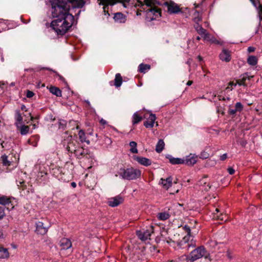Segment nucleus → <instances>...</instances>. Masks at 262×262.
<instances>
[{"instance_id": "nucleus-34", "label": "nucleus", "mask_w": 262, "mask_h": 262, "mask_svg": "<svg viewBox=\"0 0 262 262\" xmlns=\"http://www.w3.org/2000/svg\"><path fill=\"white\" fill-rule=\"evenodd\" d=\"M257 58L255 56L250 55L247 58V63L250 66H256L257 63Z\"/></svg>"}, {"instance_id": "nucleus-60", "label": "nucleus", "mask_w": 262, "mask_h": 262, "mask_svg": "<svg viewBox=\"0 0 262 262\" xmlns=\"http://www.w3.org/2000/svg\"><path fill=\"white\" fill-rule=\"evenodd\" d=\"M255 48L253 47H249L248 48V51L249 53L253 52L255 51Z\"/></svg>"}, {"instance_id": "nucleus-46", "label": "nucleus", "mask_w": 262, "mask_h": 262, "mask_svg": "<svg viewBox=\"0 0 262 262\" xmlns=\"http://www.w3.org/2000/svg\"><path fill=\"white\" fill-rule=\"evenodd\" d=\"M209 156V154L206 152V151H203L201 152L200 156V158L202 159H206L208 158Z\"/></svg>"}, {"instance_id": "nucleus-5", "label": "nucleus", "mask_w": 262, "mask_h": 262, "mask_svg": "<svg viewBox=\"0 0 262 262\" xmlns=\"http://www.w3.org/2000/svg\"><path fill=\"white\" fill-rule=\"evenodd\" d=\"M51 174L58 179L60 181H65V179H63V176L64 173L62 171V168L60 167H55L53 168L50 170Z\"/></svg>"}, {"instance_id": "nucleus-26", "label": "nucleus", "mask_w": 262, "mask_h": 262, "mask_svg": "<svg viewBox=\"0 0 262 262\" xmlns=\"http://www.w3.org/2000/svg\"><path fill=\"white\" fill-rule=\"evenodd\" d=\"M39 137L38 135L32 136L28 141V143L33 146H36L39 141Z\"/></svg>"}, {"instance_id": "nucleus-13", "label": "nucleus", "mask_w": 262, "mask_h": 262, "mask_svg": "<svg viewBox=\"0 0 262 262\" xmlns=\"http://www.w3.org/2000/svg\"><path fill=\"white\" fill-rule=\"evenodd\" d=\"M172 180L173 179L171 177H169L165 179L161 178L160 181V184L162 185L164 188L167 190L172 186Z\"/></svg>"}, {"instance_id": "nucleus-41", "label": "nucleus", "mask_w": 262, "mask_h": 262, "mask_svg": "<svg viewBox=\"0 0 262 262\" xmlns=\"http://www.w3.org/2000/svg\"><path fill=\"white\" fill-rule=\"evenodd\" d=\"M1 160L3 165L4 166H10L11 162L8 160V156L6 155H3L1 157Z\"/></svg>"}, {"instance_id": "nucleus-52", "label": "nucleus", "mask_w": 262, "mask_h": 262, "mask_svg": "<svg viewBox=\"0 0 262 262\" xmlns=\"http://www.w3.org/2000/svg\"><path fill=\"white\" fill-rule=\"evenodd\" d=\"M34 93L32 91H31L29 90H28L27 91L26 96L27 98H32L34 96Z\"/></svg>"}, {"instance_id": "nucleus-28", "label": "nucleus", "mask_w": 262, "mask_h": 262, "mask_svg": "<svg viewBox=\"0 0 262 262\" xmlns=\"http://www.w3.org/2000/svg\"><path fill=\"white\" fill-rule=\"evenodd\" d=\"M78 136L80 141L83 142H86L88 144H90V141L89 140H86L85 134L83 130L80 129L78 133Z\"/></svg>"}, {"instance_id": "nucleus-58", "label": "nucleus", "mask_w": 262, "mask_h": 262, "mask_svg": "<svg viewBox=\"0 0 262 262\" xmlns=\"http://www.w3.org/2000/svg\"><path fill=\"white\" fill-rule=\"evenodd\" d=\"M14 205L12 202V201H11V199H10V204H9V208H7V209L10 210H12L14 208Z\"/></svg>"}, {"instance_id": "nucleus-8", "label": "nucleus", "mask_w": 262, "mask_h": 262, "mask_svg": "<svg viewBox=\"0 0 262 262\" xmlns=\"http://www.w3.org/2000/svg\"><path fill=\"white\" fill-rule=\"evenodd\" d=\"M138 2L140 3L139 6L140 7V11L145 12V10H147L148 8L152 7L155 6V3L154 0H144V3L141 1L138 0Z\"/></svg>"}, {"instance_id": "nucleus-7", "label": "nucleus", "mask_w": 262, "mask_h": 262, "mask_svg": "<svg viewBox=\"0 0 262 262\" xmlns=\"http://www.w3.org/2000/svg\"><path fill=\"white\" fill-rule=\"evenodd\" d=\"M123 200H124L122 197L120 195H117L111 198L108 201L107 204L110 206L115 207L122 203Z\"/></svg>"}, {"instance_id": "nucleus-33", "label": "nucleus", "mask_w": 262, "mask_h": 262, "mask_svg": "<svg viewBox=\"0 0 262 262\" xmlns=\"http://www.w3.org/2000/svg\"><path fill=\"white\" fill-rule=\"evenodd\" d=\"M165 143L163 140L160 139L156 145V151L158 153H160L162 151L164 148Z\"/></svg>"}, {"instance_id": "nucleus-18", "label": "nucleus", "mask_w": 262, "mask_h": 262, "mask_svg": "<svg viewBox=\"0 0 262 262\" xmlns=\"http://www.w3.org/2000/svg\"><path fill=\"white\" fill-rule=\"evenodd\" d=\"M60 246L62 249L67 250L71 247L72 243L69 238H63L60 241Z\"/></svg>"}, {"instance_id": "nucleus-2", "label": "nucleus", "mask_w": 262, "mask_h": 262, "mask_svg": "<svg viewBox=\"0 0 262 262\" xmlns=\"http://www.w3.org/2000/svg\"><path fill=\"white\" fill-rule=\"evenodd\" d=\"M118 174L122 179L127 180H134L138 179L141 175V171L134 167L121 168Z\"/></svg>"}, {"instance_id": "nucleus-6", "label": "nucleus", "mask_w": 262, "mask_h": 262, "mask_svg": "<svg viewBox=\"0 0 262 262\" xmlns=\"http://www.w3.org/2000/svg\"><path fill=\"white\" fill-rule=\"evenodd\" d=\"M164 4L167 7L168 12L170 14L178 13L181 11L179 6L173 2H165Z\"/></svg>"}, {"instance_id": "nucleus-19", "label": "nucleus", "mask_w": 262, "mask_h": 262, "mask_svg": "<svg viewBox=\"0 0 262 262\" xmlns=\"http://www.w3.org/2000/svg\"><path fill=\"white\" fill-rule=\"evenodd\" d=\"M166 157L169 160L170 163L173 165L184 163V159L174 158L170 155H167Z\"/></svg>"}, {"instance_id": "nucleus-64", "label": "nucleus", "mask_w": 262, "mask_h": 262, "mask_svg": "<svg viewBox=\"0 0 262 262\" xmlns=\"http://www.w3.org/2000/svg\"><path fill=\"white\" fill-rule=\"evenodd\" d=\"M58 77H59V79L61 81H62L63 82H65L66 81V80H65L64 78L63 77H62V76L58 75Z\"/></svg>"}, {"instance_id": "nucleus-17", "label": "nucleus", "mask_w": 262, "mask_h": 262, "mask_svg": "<svg viewBox=\"0 0 262 262\" xmlns=\"http://www.w3.org/2000/svg\"><path fill=\"white\" fill-rule=\"evenodd\" d=\"M114 19L115 21L119 23H124L126 20V16L121 12L115 13Z\"/></svg>"}, {"instance_id": "nucleus-10", "label": "nucleus", "mask_w": 262, "mask_h": 262, "mask_svg": "<svg viewBox=\"0 0 262 262\" xmlns=\"http://www.w3.org/2000/svg\"><path fill=\"white\" fill-rule=\"evenodd\" d=\"M48 231L47 227L42 222H38L36 223V232L37 234L40 235L45 234Z\"/></svg>"}, {"instance_id": "nucleus-59", "label": "nucleus", "mask_w": 262, "mask_h": 262, "mask_svg": "<svg viewBox=\"0 0 262 262\" xmlns=\"http://www.w3.org/2000/svg\"><path fill=\"white\" fill-rule=\"evenodd\" d=\"M194 28H195L196 31H198V30H199V28L201 29V28L203 27L201 26H200L198 23H197L194 26Z\"/></svg>"}, {"instance_id": "nucleus-45", "label": "nucleus", "mask_w": 262, "mask_h": 262, "mask_svg": "<svg viewBox=\"0 0 262 262\" xmlns=\"http://www.w3.org/2000/svg\"><path fill=\"white\" fill-rule=\"evenodd\" d=\"M17 186H18L19 189H21L22 190H25L27 189V185L25 184V181H19V184H17Z\"/></svg>"}, {"instance_id": "nucleus-25", "label": "nucleus", "mask_w": 262, "mask_h": 262, "mask_svg": "<svg viewBox=\"0 0 262 262\" xmlns=\"http://www.w3.org/2000/svg\"><path fill=\"white\" fill-rule=\"evenodd\" d=\"M49 91L50 93L57 97H61L62 96L61 91L57 87L51 86L49 88Z\"/></svg>"}, {"instance_id": "nucleus-48", "label": "nucleus", "mask_w": 262, "mask_h": 262, "mask_svg": "<svg viewBox=\"0 0 262 262\" xmlns=\"http://www.w3.org/2000/svg\"><path fill=\"white\" fill-rule=\"evenodd\" d=\"M183 229L185 231V232L187 233V235H190V234L191 233V230H190V228L189 226H188V225H186L183 227Z\"/></svg>"}, {"instance_id": "nucleus-44", "label": "nucleus", "mask_w": 262, "mask_h": 262, "mask_svg": "<svg viewBox=\"0 0 262 262\" xmlns=\"http://www.w3.org/2000/svg\"><path fill=\"white\" fill-rule=\"evenodd\" d=\"M235 110L237 112H241L243 110V105L242 104V103L239 102H236L235 105Z\"/></svg>"}, {"instance_id": "nucleus-15", "label": "nucleus", "mask_w": 262, "mask_h": 262, "mask_svg": "<svg viewBox=\"0 0 262 262\" xmlns=\"http://www.w3.org/2000/svg\"><path fill=\"white\" fill-rule=\"evenodd\" d=\"M219 57L222 61L228 62L231 60L230 52L227 49H223Z\"/></svg>"}, {"instance_id": "nucleus-53", "label": "nucleus", "mask_w": 262, "mask_h": 262, "mask_svg": "<svg viewBox=\"0 0 262 262\" xmlns=\"http://www.w3.org/2000/svg\"><path fill=\"white\" fill-rule=\"evenodd\" d=\"M104 142L107 145H110L112 143L111 139L108 137L104 138Z\"/></svg>"}, {"instance_id": "nucleus-27", "label": "nucleus", "mask_w": 262, "mask_h": 262, "mask_svg": "<svg viewBox=\"0 0 262 262\" xmlns=\"http://www.w3.org/2000/svg\"><path fill=\"white\" fill-rule=\"evenodd\" d=\"M112 2L110 3L111 5H115L117 3L122 4L124 8H127L131 0H111Z\"/></svg>"}, {"instance_id": "nucleus-57", "label": "nucleus", "mask_w": 262, "mask_h": 262, "mask_svg": "<svg viewBox=\"0 0 262 262\" xmlns=\"http://www.w3.org/2000/svg\"><path fill=\"white\" fill-rule=\"evenodd\" d=\"M227 158V154H223V155H222L221 157H220V160L221 161H224Z\"/></svg>"}, {"instance_id": "nucleus-30", "label": "nucleus", "mask_w": 262, "mask_h": 262, "mask_svg": "<svg viewBox=\"0 0 262 262\" xmlns=\"http://www.w3.org/2000/svg\"><path fill=\"white\" fill-rule=\"evenodd\" d=\"M150 69V66L147 64L141 63L138 67V71L140 73H145Z\"/></svg>"}, {"instance_id": "nucleus-37", "label": "nucleus", "mask_w": 262, "mask_h": 262, "mask_svg": "<svg viewBox=\"0 0 262 262\" xmlns=\"http://www.w3.org/2000/svg\"><path fill=\"white\" fill-rule=\"evenodd\" d=\"M169 214L165 212L159 213L157 215L158 219L161 221H165L169 219Z\"/></svg>"}, {"instance_id": "nucleus-50", "label": "nucleus", "mask_w": 262, "mask_h": 262, "mask_svg": "<svg viewBox=\"0 0 262 262\" xmlns=\"http://www.w3.org/2000/svg\"><path fill=\"white\" fill-rule=\"evenodd\" d=\"M239 143L240 145H241L242 147H245L246 144H247V142L246 140H245L244 139H240L239 140Z\"/></svg>"}, {"instance_id": "nucleus-12", "label": "nucleus", "mask_w": 262, "mask_h": 262, "mask_svg": "<svg viewBox=\"0 0 262 262\" xmlns=\"http://www.w3.org/2000/svg\"><path fill=\"white\" fill-rule=\"evenodd\" d=\"M156 119V116L155 114L150 113L148 118H147V120L144 121V125L146 128H152L154 127V125Z\"/></svg>"}, {"instance_id": "nucleus-43", "label": "nucleus", "mask_w": 262, "mask_h": 262, "mask_svg": "<svg viewBox=\"0 0 262 262\" xmlns=\"http://www.w3.org/2000/svg\"><path fill=\"white\" fill-rule=\"evenodd\" d=\"M236 82H234V81H230L228 83V86L226 88V90L232 91L233 87L236 86Z\"/></svg>"}, {"instance_id": "nucleus-11", "label": "nucleus", "mask_w": 262, "mask_h": 262, "mask_svg": "<svg viewBox=\"0 0 262 262\" xmlns=\"http://www.w3.org/2000/svg\"><path fill=\"white\" fill-rule=\"evenodd\" d=\"M99 2V5H103V13L105 15L110 16L108 12V6H114V5H111L110 3H111V0H98Z\"/></svg>"}, {"instance_id": "nucleus-22", "label": "nucleus", "mask_w": 262, "mask_h": 262, "mask_svg": "<svg viewBox=\"0 0 262 262\" xmlns=\"http://www.w3.org/2000/svg\"><path fill=\"white\" fill-rule=\"evenodd\" d=\"M77 148L76 143L73 141L69 142L66 146L67 150L71 153H74Z\"/></svg>"}, {"instance_id": "nucleus-42", "label": "nucleus", "mask_w": 262, "mask_h": 262, "mask_svg": "<svg viewBox=\"0 0 262 262\" xmlns=\"http://www.w3.org/2000/svg\"><path fill=\"white\" fill-rule=\"evenodd\" d=\"M67 121L64 120H59V128L64 130L66 128Z\"/></svg>"}, {"instance_id": "nucleus-21", "label": "nucleus", "mask_w": 262, "mask_h": 262, "mask_svg": "<svg viewBox=\"0 0 262 262\" xmlns=\"http://www.w3.org/2000/svg\"><path fill=\"white\" fill-rule=\"evenodd\" d=\"M145 12L147 13H151L156 16L158 15L161 16V10L160 9L158 8L156 6H154L152 7L148 8L147 10H145Z\"/></svg>"}, {"instance_id": "nucleus-49", "label": "nucleus", "mask_w": 262, "mask_h": 262, "mask_svg": "<svg viewBox=\"0 0 262 262\" xmlns=\"http://www.w3.org/2000/svg\"><path fill=\"white\" fill-rule=\"evenodd\" d=\"M258 7L257 6V10L258 11V16L262 15V5L260 3L258 4Z\"/></svg>"}, {"instance_id": "nucleus-51", "label": "nucleus", "mask_w": 262, "mask_h": 262, "mask_svg": "<svg viewBox=\"0 0 262 262\" xmlns=\"http://www.w3.org/2000/svg\"><path fill=\"white\" fill-rule=\"evenodd\" d=\"M237 111L235 109H231L230 107L228 110V114L231 115H234Z\"/></svg>"}, {"instance_id": "nucleus-62", "label": "nucleus", "mask_w": 262, "mask_h": 262, "mask_svg": "<svg viewBox=\"0 0 262 262\" xmlns=\"http://www.w3.org/2000/svg\"><path fill=\"white\" fill-rule=\"evenodd\" d=\"M21 110L22 111H24L25 112H27V111H28L27 109L26 108V106L24 104H22L21 105Z\"/></svg>"}, {"instance_id": "nucleus-29", "label": "nucleus", "mask_w": 262, "mask_h": 262, "mask_svg": "<svg viewBox=\"0 0 262 262\" xmlns=\"http://www.w3.org/2000/svg\"><path fill=\"white\" fill-rule=\"evenodd\" d=\"M122 83V78L120 73H117L115 75L114 85L116 87H120Z\"/></svg>"}, {"instance_id": "nucleus-4", "label": "nucleus", "mask_w": 262, "mask_h": 262, "mask_svg": "<svg viewBox=\"0 0 262 262\" xmlns=\"http://www.w3.org/2000/svg\"><path fill=\"white\" fill-rule=\"evenodd\" d=\"M154 232L153 226L146 230H137L136 235L138 238L142 241H145L148 239H150L151 233Z\"/></svg>"}, {"instance_id": "nucleus-9", "label": "nucleus", "mask_w": 262, "mask_h": 262, "mask_svg": "<svg viewBox=\"0 0 262 262\" xmlns=\"http://www.w3.org/2000/svg\"><path fill=\"white\" fill-rule=\"evenodd\" d=\"M198 156L194 154H190L189 156H186L184 159V163L188 166H192L196 163Z\"/></svg>"}, {"instance_id": "nucleus-63", "label": "nucleus", "mask_w": 262, "mask_h": 262, "mask_svg": "<svg viewBox=\"0 0 262 262\" xmlns=\"http://www.w3.org/2000/svg\"><path fill=\"white\" fill-rule=\"evenodd\" d=\"M38 119H39V116L34 117L31 116V120L32 121H33L34 120H38Z\"/></svg>"}, {"instance_id": "nucleus-39", "label": "nucleus", "mask_w": 262, "mask_h": 262, "mask_svg": "<svg viewBox=\"0 0 262 262\" xmlns=\"http://www.w3.org/2000/svg\"><path fill=\"white\" fill-rule=\"evenodd\" d=\"M197 32L204 39H207L209 37V34L206 32V30L203 28H201V29L199 28V30H198Z\"/></svg>"}, {"instance_id": "nucleus-38", "label": "nucleus", "mask_w": 262, "mask_h": 262, "mask_svg": "<svg viewBox=\"0 0 262 262\" xmlns=\"http://www.w3.org/2000/svg\"><path fill=\"white\" fill-rule=\"evenodd\" d=\"M137 144L135 141H131L129 143V146L131 147L130 151L132 153L136 154L138 153V149L137 148Z\"/></svg>"}, {"instance_id": "nucleus-56", "label": "nucleus", "mask_w": 262, "mask_h": 262, "mask_svg": "<svg viewBox=\"0 0 262 262\" xmlns=\"http://www.w3.org/2000/svg\"><path fill=\"white\" fill-rule=\"evenodd\" d=\"M227 171L230 174H233L235 172L234 169L232 167H229L227 169Z\"/></svg>"}, {"instance_id": "nucleus-40", "label": "nucleus", "mask_w": 262, "mask_h": 262, "mask_svg": "<svg viewBox=\"0 0 262 262\" xmlns=\"http://www.w3.org/2000/svg\"><path fill=\"white\" fill-rule=\"evenodd\" d=\"M213 218L221 221H226L227 220V217L226 214L220 213L219 214H215Z\"/></svg>"}, {"instance_id": "nucleus-16", "label": "nucleus", "mask_w": 262, "mask_h": 262, "mask_svg": "<svg viewBox=\"0 0 262 262\" xmlns=\"http://www.w3.org/2000/svg\"><path fill=\"white\" fill-rule=\"evenodd\" d=\"M74 154L77 158L81 159L86 156L88 153L87 150L84 149L83 147L78 146L76 151L74 152Z\"/></svg>"}, {"instance_id": "nucleus-23", "label": "nucleus", "mask_w": 262, "mask_h": 262, "mask_svg": "<svg viewBox=\"0 0 262 262\" xmlns=\"http://www.w3.org/2000/svg\"><path fill=\"white\" fill-rule=\"evenodd\" d=\"M10 199H11V198H9L5 195L0 196V204L6 206L7 208H9Z\"/></svg>"}, {"instance_id": "nucleus-35", "label": "nucleus", "mask_w": 262, "mask_h": 262, "mask_svg": "<svg viewBox=\"0 0 262 262\" xmlns=\"http://www.w3.org/2000/svg\"><path fill=\"white\" fill-rule=\"evenodd\" d=\"M188 238H189V237L185 236L183 238V240L179 243L178 246H179L180 247H181L182 246H183L184 245V244H186V245L185 247H187V249H188V248H189L190 246L194 247L195 245H192V243L189 244L188 243Z\"/></svg>"}, {"instance_id": "nucleus-3", "label": "nucleus", "mask_w": 262, "mask_h": 262, "mask_svg": "<svg viewBox=\"0 0 262 262\" xmlns=\"http://www.w3.org/2000/svg\"><path fill=\"white\" fill-rule=\"evenodd\" d=\"M207 253V251L204 247L201 246L192 251L189 254L188 258L191 262H193L203 256L207 259L209 256V254L206 255Z\"/></svg>"}, {"instance_id": "nucleus-20", "label": "nucleus", "mask_w": 262, "mask_h": 262, "mask_svg": "<svg viewBox=\"0 0 262 262\" xmlns=\"http://www.w3.org/2000/svg\"><path fill=\"white\" fill-rule=\"evenodd\" d=\"M135 159L139 163L145 166H149L151 164L150 160L145 157H137Z\"/></svg>"}, {"instance_id": "nucleus-14", "label": "nucleus", "mask_w": 262, "mask_h": 262, "mask_svg": "<svg viewBox=\"0 0 262 262\" xmlns=\"http://www.w3.org/2000/svg\"><path fill=\"white\" fill-rule=\"evenodd\" d=\"M251 77H252V76L249 77L248 76L247 73H245L241 76V78L236 80V84L239 86H247V84L246 83V81L247 79L250 80Z\"/></svg>"}, {"instance_id": "nucleus-24", "label": "nucleus", "mask_w": 262, "mask_h": 262, "mask_svg": "<svg viewBox=\"0 0 262 262\" xmlns=\"http://www.w3.org/2000/svg\"><path fill=\"white\" fill-rule=\"evenodd\" d=\"M15 119L16 120V126L17 128L19 127V125H21L23 123V117L21 116V114L20 113L19 111L16 110L15 111Z\"/></svg>"}, {"instance_id": "nucleus-31", "label": "nucleus", "mask_w": 262, "mask_h": 262, "mask_svg": "<svg viewBox=\"0 0 262 262\" xmlns=\"http://www.w3.org/2000/svg\"><path fill=\"white\" fill-rule=\"evenodd\" d=\"M9 257V253L7 248L0 247V258H8Z\"/></svg>"}, {"instance_id": "nucleus-32", "label": "nucleus", "mask_w": 262, "mask_h": 262, "mask_svg": "<svg viewBox=\"0 0 262 262\" xmlns=\"http://www.w3.org/2000/svg\"><path fill=\"white\" fill-rule=\"evenodd\" d=\"M17 129H19L21 135H25L29 133L30 127L28 125L21 124L20 126L19 125V127Z\"/></svg>"}, {"instance_id": "nucleus-54", "label": "nucleus", "mask_w": 262, "mask_h": 262, "mask_svg": "<svg viewBox=\"0 0 262 262\" xmlns=\"http://www.w3.org/2000/svg\"><path fill=\"white\" fill-rule=\"evenodd\" d=\"M250 1L252 3V5L255 7H257V6L258 5V4L260 3L258 1V0H250Z\"/></svg>"}, {"instance_id": "nucleus-1", "label": "nucleus", "mask_w": 262, "mask_h": 262, "mask_svg": "<svg viewBox=\"0 0 262 262\" xmlns=\"http://www.w3.org/2000/svg\"><path fill=\"white\" fill-rule=\"evenodd\" d=\"M51 4L52 16L56 19L51 23V27L58 35L65 34L72 26L74 16L69 13L70 4L74 8H82L84 0H50Z\"/></svg>"}, {"instance_id": "nucleus-55", "label": "nucleus", "mask_w": 262, "mask_h": 262, "mask_svg": "<svg viewBox=\"0 0 262 262\" xmlns=\"http://www.w3.org/2000/svg\"><path fill=\"white\" fill-rule=\"evenodd\" d=\"M217 97H218L219 99L220 100L225 101L226 100H230V97L225 98L224 97H222L221 95H219Z\"/></svg>"}, {"instance_id": "nucleus-61", "label": "nucleus", "mask_w": 262, "mask_h": 262, "mask_svg": "<svg viewBox=\"0 0 262 262\" xmlns=\"http://www.w3.org/2000/svg\"><path fill=\"white\" fill-rule=\"evenodd\" d=\"M227 256L229 259H231L232 258V256L231 252L229 250H228L227 252Z\"/></svg>"}, {"instance_id": "nucleus-36", "label": "nucleus", "mask_w": 262, "mask_h": 262, "mask_svg": "<svg viewBox=\"0 0 262 262\" xmlns=\"http://www.w3.org/2000/svg\"><path fill=\"white\" fill-rule=\"evenodd\" d=\"M142 120V117L139 115L137 113H135L134 114L133 116V124L135 125L139 123Z\"/></svg>"}, {"instance_id": "nucleus-47", "label": "nucleus", "mask_w": 262, "mask_h": 262, "mask_svg": "<svg viewBox=\"0 0 262 262\" xmlns=\"http://www.w3.org/2000/svg\"><path fill=\"white\" fill-rule=\"evenodd\" d=\"M5 208L4 207H0V220L3 219L5 215Z\"/></svg>"}]
</instances>
